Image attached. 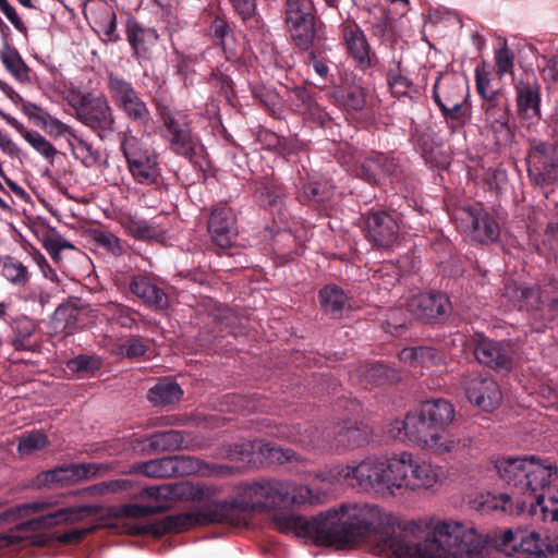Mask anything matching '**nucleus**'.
Listing matches in <instances>:
<instances>
[{"label": "nucleus", "instance_id": "nucleus-1", "mask_svg": "<svg viewBox=\"0 0 558 558\" xmlns=\"http://www.w3.org/2000/svg\"><path fill=\"white\" fill-rule=\"evenodd\" d=\"M312 498L307 486L263 478L241 483L229 500L215 502L205 509L168 515L151 523H134L130 533L158 537L196 525H239L255 513L272 511V524L277 531L337 549L352 548L373 537L380 554L395 558H482L483 536L461 522H438L433 531H424L414 522L396 527L378 506L369 504L341 505L311 520L292 512L294 508L311 504Z\"/></svg>", "mask_w": 558, "mask_h": 558}, {"label": "nucleus", "instance_id": "nucleus-2", "mask_svg": "<svg viewBox=\"0 0 558 558\" xmlns=\"http://www.w3.org/2000/svg\"><path fill=\"white\" fill-rule=\"evenodd\" d=\"M331 477L365 492L390 496L404 489L429 488L437 481L432 465L414 460L409 452L388 459L367 458L353 466L338 465L331 471Z\"/></svg>", "mask_w": 558, "mask_h": 558}, {"label": "nucleus", "instance_id": "nucleus-3", "mask_svg": "<svg viewBox=\"0 0 558 558\" xmlns=\"http://www.w3.org/2000/svg\"><path fill=\"white\" fill-rule=\"evenodd\" d=\"M495 468L515 499L518 513L558 522V492L550 494V484L558 477L555 464H543L535 456H524L501 458Z\"/></svg>", "mask_w": 558, "mask_h": 558}, {"label": "nucleus", "instance_id": "nucleus-4", "mask_svg": "<svg viewBox=\"0 0 558 558\" xmlns=\"http://www.w3.org/2000/svg\"><path fill=\"white\" fill-rule=\"evenodd\" d=\"M49 506L45 501H33L0 513V522L15 523L10 533L0 534V549L17 544L43 546L47 541L44 530L70 520L68 507L40 513Z\"/></svg>", "mask_w": 558, "mask_h": 558}, {"label": "nucleus", "instance_id": "nucleus-5", "mask_svg": "<svg viewBox=\"0 0 558 558\" xmlns=\"http://www.w3.org/2000/svg\"><path fill=\"white\" fill-rule=\"evenodd\" d=\"M453 418L454 409L449 401L430 399L422 402L418 411L410 412L402 421L392 423L389 433L402 441H426L433 433L444 430Z\"/></svg>", "mask_w": 558, "mask_h": 558}, {"label": "nucleus", "instance_id": "nucleus-6", "mask_svg": "<svg viewBox=\"0 0 558 558\" xmlns=\"http://www.w3.org/2000/svg\"><path fill=\"white\" fill-rule=\"evenodd\" d=\"M154 104L159 121V135L167 149L194 162L203 146L199 136L194 132L190 114L160 100H155Z\"/></svg>", "mask_w": 558, "mask_h": 558}, {"label": "nucleus", "instance_id": "nucleus-7", "mask_svg": "<svg viewBox=\"0 0 558 558\" xmlns=\"http://www.w3.org/2000/svg\"><path fill=\"white\" fill-rule=\"evenodd\" d=\"M283 14L290 41L299 52L327 43L326 26L312 0H284Z\"/></svg>", "mask_w": 558, "mask_h": 558}, {"label": "nucleus", "instance_id": "nucleus-8", "mask_svg": "<svg viewBox=\"0 0 558 558\" xmlns=\"http://www.w3.org/2000/svg\"><path fill=\"white\" fill-rule=\"evenodd\" d=\"M107 90L114 107L125 119L134 124L140 132L149 134L153 124L151 112L133 83L124 76L107 73Z\"/></svg>", "mask_w": 558, "mask_h": 558}, {"label": "nucleus", "instance_id": "nucleus-9", "mask_svg": "<svg viewBox=\"0 0 558 558\" xmlns=\"http://www.w3.org/2000/svg\"><path fill=\"white\" fill-rule=\"evenodd\" d=\"M119 142L134 182L147 186L157 184L162 175L158 154L134 136L129 126L119 133Z\"/></svg>", "mask_w": 558, "mask_h": 558}, {"label": "nucleus", "instance_id": "nucleus-10", "mask_svg": "<svg viewBox=\"0 0 558 558\" xmlns=\"http://www.w3.org/2000/svg\"><path fill=\"white\" fill-rule=\"evenodd\" d=\"M75 118L97 133L117 131V119L107 97L90 92L75 94L72 89Z\"/></svg>", "mask_w": 558, "mask_h": 558}, {"label": "nucleus", "instance_id": "nucleus-11", "mask_svg": "<svg viewBox=\"0 0 558 558\" xmlns=\"http://www.w3.org/2000/svg\"><path fill=\"white\" fill-rule=\"evenodd\" d=\"M190 487L184 484H163L148 486L142 489L141 497L148 498L147 505L129 504L121 506L119 512L125 518H144L161 513L172 507L173 501L187 494Z\"/></svg>", "mask_w": 558, "mask_h": 558}, {"label": "nucleus", "instance_id": "nucleus-12", "mask_svg": "<svg viewBox=\"0 0 558 558\" xmlns=\"http://www.w3.org/2000/svg\"><path fill=\"white\" fill-rule=\"evenodd\" d=\"M527 175L533 185L545 187L558 179V153L553 143L531 140L526 155Z\"/></svg>", "mask_w": 558, "mask_h": 558}, {"label": "nucleus", "instance_id": "nucleus-13", "mask_svg": "<svg viewBox=\"0 0 558 558\" xmlns=\"http://www.w3.org/2000/svg\"><path fill=\"white\" fill-rule=\"evenodd\" d=\"M480 364L507 373L513 365V348L509 341H496L483 333H474L465 341Z\"/></svg>", "mask_w": 558, "mask_h": 558}, {"label": "nucleus", "instance_id": "nucleus-14", "mask_svg": "<svg viewBox=\"0 0 558 558\" xmlns=\"http://www.w3.org/2000/svg\"><path fill=\"white\" fill-rule=\"evenodd\" d=\"M257 450L260 456L269 463L283 464L287 462H299V454L292 449H283L270 441H258L255 444L241 442L222 446L219 448L217 457L230 461L251 462L253 452Z\"/></svg>", "mask_w": 558, "mask_h": 558}, {"label": "nucleus", "instance_id": "nucleus-15", "mask_svg": "<svg viewBox=\"0 0 558 558\" xmlns=\"http://www.w3.org/2000/svg\"><path fill=\"white\" fill-rule=\"evenodd\" d=\"M470 236L481 244H492L500 236V225L481 204L458 209L454 214Z\"/></svg>", "mask_w": 558, "mask_h": 558}, {"label": "nucleus", "instance_id": "nucleus-16", "mask_svg": "<svg viewBox=\"0 0 558 558\" xmlns=\"http://www.w3.org/2000/svg\"><path fill=\"white\" fill-rule=\"evenodd\" d=\"M407 312L424 324H442L450 316L452 305L446 293L430 290L411 296Z\"/></svg>", "mask_w": 558, "mask_h": 558}, {"label": "nucleus", "instance_id": "nucleus-17", "mask_svg": "<svg viewBox=\"0 0 558 558\" xmlns=\"http://www.w3.org/2000/svg\"><path fill=\"white\" fill-rule=\"evenodd\" d=\"M82 10L90 28L105 44H117L122 37L118 32L117 14L106 0H84Z\"/></svg>", "mask_w": 558, "mask_h": 558}, {"label": "nucleus", "instance_id": "nucleus-18", "mask_svg": "<svg viewBox=\"0 0 558 558\" xmlns=\"http://www.w3.org/2000/svg\"><path fill=\"white\" fill-rule=\"evenodd\" d=\"M462 387L468 400L486 412L495 410L502 400L497 381L488 374L471 373L463 377Z\"/></svg>", "mask_w": 558, "mask_h": 558}, {"label": "nucleus", "instance_id": "nucleus-19", "mask_svg": "<svg viewBox=\"0 0 558 558\" xmlns=\"http://www.w3.org/2000/svg\"><path fill=\"white\" fill-rule=\"evenodd\" d=\"M207 231L215 246L222 250L230 248L238 236L234 211L226 204L215 205L207 220Z\"/></svg>", "mask_w": 558, "mask_h": 558}, {"label": "nucleus", "instance_id": "nucleus-20", "mask_svg": "<svg viewBox=\"0 0 558 558\" xmlns=\"http://www.w3.org/2000/svg\"><path fill=\"white\" fill-rule=\"evenodd\" d=\"M397 218L385 210H371L365 216L366 238L377 247L390 248L399 240Z\"/></svg>", "mask_w": 558, "mask_h": 558}, {"label": "nucleus", "instance_id": "nucleus-21", "mask_svg": "<svg viewBox=\"0 0 558 558\" xmlns=\"http://www.w3.org/2000/svg\"><path fill=\"white\" fill-rule=\"evenodd\" d=\"M517 110L523 119H541V84L532 73L514 81Z\"/></svg>", "mask_w": 558, "mask_h": 558}, {"label": "nucleus", "instance_id": "nucleus-22", "mask_svg": "<svg viewBox=\"0 0 558 558\" xmlns=\"http://www.w3.org/2000/svg\"><path fill=\"white\" fill-rule=\"evenodd\" d=\"M130 292L144 305L155 311H163L169 306V298L157 279L148 274L133 275L129 282Z\"/></svg>", "mask_w": 558, "mask_h": 558}, {"label": "nucleus", "instance_id": "nucleus-23", "mask_svg": "<svg viewBox=\"0 0 558 558\" xmlns=\"http://www.w3.org/2000/svg\"><path fill=\"white\" fill-rule=\"evenodd\" d=\"M342 38L348 53L354 59L359 69L367 70L375 64L376 54L371 51L366 36L356 23L343 25Z\"/></svg>", "mask_w": 558, "mask_h": 558}, {"label": "nucleus", "instance_id": "nucleus-24", "mask_svg": "<svg viewBox=\"0 0 558 558\" xmlns=\"http://www.w3.org/2000/svg\"><path fill=\"white\" fill-rule=\"evenodd\" d=\"M371 428L356 420H344L333 428V444L338 451H348L368 444Z\"/></svg>", "mask_w": 558, "mask_h": 558}, {"label": "nucleus", "instance_id": "nucleus-25", "mask_svg": "<svg viewBox=\"0 0 558 558\" xmlns=\"http://www.w3.org/2000/svg\"><path fill=\"white\" fill-rule=\"evenodd\" d=\"M126 40L133 49L137 59H147L149 50L159 39L157 31L153 27H146L140 23L133 15H128L125 20Z\"/></svg>", "mask_w": 558, "mask_h": 558}, {"label": "nucleus", "instance_id": "nucleus-26", "mask_svg": "<svg viewBox=\"0 0 558 558\" xmlns=\"http://www.w3.org/2000/svg\"><path fill=\"white\" fill-rule=\"evenodd\" d=\"M332 196L331 185L324 180L314 177H300L296 183L298 201L311 207H318L328 202Z\"/></svg>", "mask_w": 558, "mask_h": 558}, {"label": "nucleus", "instance_id": "nucleus-27", "mask_svg": "<svg viewBox=\"0 0 558 558\" xmlns=\"http://www.w3.org/2000/svg\"><path fill=\"white\" fill-rule=\"evenodd\" d=\"M320 310L332 319H340L351 308L350 298L345 291L335 283L324 286L318 291Z\"/></svg>", "mask_w": 558, "mask_h": 558}, {"label": "nucleus", "instance_id": "nucleus-28", "mask_svg": "<svg viewBox=\"0 0 558 558\" xmlns=\"http://www.w3.org/2000/svg\"><path fill=\"white\" fill-rule=\"evenodd\" d=\"M502 295L518 306L519 310H525L538 316L542 307L543 286L535 290L534 288L517 284L515 282H506Z\"/></svg>", "mask_w": 558, "mask_h": 558}, {"label": "nucleus", "instance_id": "nucleus-29", "mask_svg": "<svg viewBox=\"0 0 558 558\" xmlns=\"http://www.w3.org/2000/svg\"><path fill=\"white\" fill-rule=\"evenodd\" d=\"M435 104L438 106L451 134L462 131L471 119L472 109L469 99L444 105L435 92Z\"/></svg>", "mask_w": 558, "mask_h": 558}, {"label": "nucleus", "instance_id": "nucleus-30", "mask_svg": "<svg viewBox=\"0 0 558 558\" xmlns=\"http://www.w3.org/2000/svg\"><path fill=\"white\" fill-rule=\"evenodd\" d=\"M416 444L430 449L438 456L456 457L470 446L471 439L438 432L433 433L430 439L416 441Z\"/></svg>", "mask_w": 558, "mask_h": 558}, {"label": "nucleus", "instance_id": "nucleus-31", "mask_svg": "<svg viewBox=\"0 0 558 558\" xmlns=\"http://www.w3.org/2000/svg\"><path fill=\"white\" fill-rule=\"evenodd\" d=\"M329 51H331V48L326 43L302 52L304 64L313 69L318 82L323 85L331 82L332 78L331 66H335V64L328 56Z\"/></svg>", "mask_w": 558, "mask_h": 558}, {"label": "nucleus", "instance_id": "nucleus-32", "mask_svg": "<svg viewBox=\"0 0 558 558\" xmlns=\"http://www.w3.org/2000/svg\"><path fill=\"white\" fill-rule=\"evenodd\" d=\"M360 384L364 389L390 384L399 379L398 372L384 363L375 362L360 366Z\"/></svg>", "mask_w": 558, "mask_h": 558}, {"label": "nucleus", "instance_id": "nucleus-33", "mask_svg": "<svg viewBox=\"0 0 558 558\" xmlns=\"http://www.w3.org/2000/svg\"><path fill=\"white\" fill-rule=\"evenodd\" d=\"M376 159L381 179H388L391 184H401L407 181L405 160L400 154L376 151Z\"/></svg>", "mask_w": 558, "mask_h": 558}, {"label": "nucleus", "instance_id": "nucleus-34", "mask_svg": "<svg viewBox=\"0 0 558 558\" xmlns=\"http://www.w3.org/2000/svg\"><path fill=\"white\" fill-rule=\"evenodd\" d=\"M435 92L444 105L469 99L468 87L461 82V80L454 76H447L445 78L441 76L437 77L433 86L432 97L434 100Z\"/></svg>", "mask_w": 558, "mask_h": 558}, {"label": "nucleus", "instance_id": "nucleus-35", "mask_svg": "<svg viewBox=\"0 0 558 558\" xmlns=\"http://www.w3.org/2000/svg\"><path fill=\"white\" fill-rule=\"evenodd\" d=\"M481 109L484 112L485 122H498L510 116V102L502 88L496 89L484 97H481Z\"/></svg>", "mask_w": 558, "mask_h": 558}, {"label": "nucleus", "instance_id": "nucleus-36", "mask_svg": "<svg viewBox=\"0 0 558 558\" xmlns=\"http://www.w3.org/2000/svg\"><path fill=\"white\" fill-rule=\"evenodd\" d=\"M399 359L412 366L428 367L442 362L444 354L436 348L420 345L402 349L399 353Z\"/></svg>", "mask_w": 558, "mask_h": 558}, {"label": "nucleus", "instance_id": "nucleus-37", "mask_svg": "<svg viewBox=\"0 0 558 558\" xmlns=\"http://www.w3.org/2000/svg\"><path fill=\"white\" fill-rule=\"evenodd\" d=\"M401 63V60H392L389 63L386 72L387 85L391 95L397 98L412 97V90L416 93V89L412 80L403 73Z\"/></svg>", "mask_w": 558, "mask_h": 558}, {"label": "nucleus", "instance_id": "nucleus-38", "mask_svg": "<svg viewBox=\"0 0 558 558\" xmlns=\"http://www.w3.org/2000/svg\"><path fill=\"white\" fill-rule=\"evenodd\" d=\"M269 430L267 432L270 436L288 440L291 442L300 444L304 447L313 446L314 435L313 430L310 428H305L302 430L301 425H288V424H275L268 426Z\"/></svg>", "mask_w": 558, "mask_h": 558}, {"label": "nucleus", "instance_id": "nucleus-39", "mask_svg": "<svg viewBox=\"0 0 558 558\" xmlns=\"http://www.w3.org/2000/svg\"><path fill=\"white\" fill-rule=\"evenodd\" d=\"M182 395L183 390L177 381L165 378L148 390L147 399L154 405H168L179 401Z\"/></svg>", "mask_w": 558, "mask_h": 558}, {"label": "nucleus", "instance_id": "nucleus-40", "mask_svg": "<svg viewBox=\"0 0 558 558\" xmlns=\"http://www.w3.org/2000/svg\"><path fill=\"white\" fill-rule=\"evenodd\" d=\"M149 452L174 451L183 448L184 435L181 430L154 433L147 438Z\"/></svg>", "mask_w": 558, "mask_h": 558}, {"label": "nucleus", "instance_id": "nucleus-41", "mask_svg": "<svg viewBox=\"0 0 558 558\" xmlns=\"http://www.w3.org/2000/svg\"><path fill=\"white\" fill-rule=\"evenodd\" d=\"M538 317L547 322L558 320V281L553 278L543 284Z\"/></svg>", "mask_w": 558, "mask_h": 558}, {"label": "nucleus", "instance_id": "nucleus-42", "mask_svg": "<svg viewBox=\"0 0 558 558\" xmlns=\"http://www.w3.org/2000/svg\"><path fill=\"white\" fill-rule=\"evenodd\" d=\"M254 194L264 206H276L283 196V190L272 179L264 178L254 182Z\"/></svg>", "mask_w": 558, "mask_h": 558}, {"label": "nucleus", "instance_id": "nucleus-43", "mask_svg": "<svg viewBox=\"0 0 558 558\" xmlns=\"http://www.w3.org/2000/svg\"><path fill=\"white\" fill-rule=\"evenodd\" d=\"M49 444L47 435L41 430H29L19 437L17 452L20 457L32 456L43 450Z\"/></svg>", "mask_w": 558, "mask_h": 558}, {"label": "nucleus", "instance_id": "nucleus-44", "mask_svg": "<svg viewBox=\"0 0 558 558\" xmlns=\"http://www.w3.org/2000/svg\"><path fill=\"white\" fill-rule=\"evenodd\" d=\"M149 349V341L141 336H131L121 343L117 344L114 354L128 359L136 360L146 354Z\"/></svg>", "mask_w": 558, "mask_h": 558}, {"label": "nucleus", "instance_id": "nucleus-45", "mask_svg": "<svg viewBox=\"0 0 558 558\" xmlns=\"http://www.w3.org/2000/svg\"><path fill=\"white\" fill-rule=\"evenodd\" d=\"M0 57L5 69L19 81L27 78V65L23 61L16 48L4 44Z\"/></svg>", "mask_w": 558, "mask_h": 558}, {"label": "nucleus", "instance_id": "nucleus-46", "mask_svg": "<svg viewBox=\"0 0 558 558\" xmlns=\"http://www.w3.org/2000/svg\"><path fill=\"white\" fill-rule=\"evenodd\" d=\"M541 544V536L538 533L532 531H523L518 530V537H517V549L518 554L515 555L518 558L521 557H529V556H536L541 557L542 546Z\"/></svg>", "mask_w": 558, "mask_h": 558}, {"label": "nucleus", "instance_id": "nucleus-47", "mask_svg": "<svg viewBox=\"0 0 558 558\" xmlns=\"http://www.w3.org/2000/svg\"><path fill=\"white\" fill-rule=\"evenodd\" d=\"M22 102V111L31 119H34L47 128L50 129V132H56L57 134L65 133L69 128L64 123H61L58 120L52 119L49 114L44 112L40 107L29 101H21Z\"/></svg>", "mask_w": 558, "mask_h": 558}, {"label": "nucleus", "instance_id": "nucleus-48", "mask_svg": "<svg viewBox=\"0 0 558 558\" xmlns=\"http://www.w3.org/2000/svg\"><path fill=\"white\" fill-rule=\"evenodd\" d=\"M70 482V468L60 466L39 473L34 480V486L40 487H58L65 486Z\"/></svg>", "mask_w": 558, "mask_h": 558}, {"label": "nucleus", "instance_id": "nucleus-49", "mask_svg": "<svg viewBox=\"0 0 558 558\" xmlns=\"http://www.w3.org/2000/svg\"><path fill=\"white\" fill-rule=\"evenodd\" d=\"M41 242L56 263L60 260V252L70 248V242L63 239L56 228L49 226L43 230Z\"/></svg>", "mask_w": 558, "mask_h": 558}, {"label": "nucleus", "instance_id": "nucleus-50", "mask_svg": "<svg viewBox=\"0 0 558 558\" xmlns=\"http://www.w3.org/2000/svg\"><path fill=\"white\" fill-rule=\"evenodd\" d=\"M271 136L276 141L277 151L288 161L293 160L300 153L306 150V144L296 137L277 136L276 134H271Z\"/></svg>", "mask_w": 558, "mask_h": 558}, {"label": "nucleus", "instance_id": "nucleus-51", "mask_svg": "<svg viewBox=\"0 0 558 558\" xmlns=\"http://www.w3.org/2000/svg\"><path fill=\"white\" fill-rule=\"evenodd\" d=\"M357 178L365 182L377 185L380 183L379 167L376 159V151H372L355 168Z\"/></svg>", "mask_w": 558, "mask_h": 558}, {"label": "nucleus", "instance_id": "nucleus-52", "mask_svg": "<svg viewBox=\"0 0 558 558\" xmlns=\"http://www.w3.org/2000/svg\"><path fill=\"white\" fill-rule=\"evenodd\" d=\"M381 325L386 332L390 333L391 336L399 337L407 329L408 317L402 308H390L387 312L386 318L383 320Z\"/></svg>", "mask_w": 558, "mask_h": 558}, {"label": "nucleus", "instance_id": "nucleus-53", "mask_svg": "<svg viewBox=\"0 0 558 558\" xmlns=\"http://www.w3.org/2000/svg\"><path fill=\"white\" fill-rule=\"evenodd\" d=\"M251 90L253 97L271 113L280 109L281 98L274 88L256 84L252 86Z\"/></svg>", "mask_w": 558, "mask_h": 558}, {"label": "nucleus", "instance_id": "nucleus-54", "mask_svg": "<svg viewBox=\"0 0 558 558\" xmlns=\"http://www.w3.org/2000/svg\"><path fill=\"white\" fill-rule=\"evenodd\" d=\"M173 466L174 476L190 475L195 472H203L204 462L191 456H169Z\"/></svg>", "mask_w": 558, "mask_h": 558}, {"label": "nucleus", "instance_id": "nucleus-55", "mask_svg": "<svg viewBox=\"0 0 558 558\" xmlns=\"http://www.w3.org/2000/svg\"><path fill=\"white\" fill-rule=\"evenodd\" d=\"M72 155L80 160L85 167L96 165L98 155L93 150L92 144L77 137L72 132Z\"/></svg>", "mask_w": 558, "mask_h": 558}, {"label": "nucleus", "instance_id": "nucleus-56", "mask_svg": "<svg viewBox=\"0 0 558 558\" xmlns=\"http://www.w3.org/2000/svg\"><path fill=\"white\" fill-rule=\"evenodd\" d=\"M340 101L345 109L360 111L366 105V90L361 86H350L341 92Z\"/></svg>", "mask_w": 558, "mask_h": 558}, {"label": "nucleus", "instance_id": "nucleus-57", "mask_svg": "<svg viewBox=\"0 0 558 558\" xmlns=\"http://www.w3.org/2000/svg\"><path fill=\"white\" fill-rule=\"evenodd\" d=\"M94 240L100 247L105 248L114 257L122 256L126 253L124 242L111 232L95 231Z\"/></svg>", "mask_w": 558, "mask_h": 558}, {"label": "nucleus", "instance_id": "nucleus-58", "mask_svg": "<svg viewBox=\"0 0 558 558\" xmlns=\"http://www.w3.org/2000/svg\"><path fill=\"white\" fill-rule=\"evenodd\" d=\"M495 64L496 74L499 78H502L506 74H513L514 53L506 44L495 50Z\"/></svg>", "mask_w": 558, "mask_h": 558}, {"label": "nucleus", "instance_id": "nucleus-59", "mask_svg": "<svg viewBox=\"0 0 558 558\" xmlns=\"http://www.w3.org/2000/svg\"><path fill=\"white\" fill-rule=\"evenodd\" d=\"M494 135L495 145L498 149L505 148L512 143L513 132L509 126V117L498 122H487Z\"/></svg>", "mask_w": 558, "mask_h": 558}, {"label": "nucleus", "instance_id": "nucleus-60", "mask_svg": "<svg viewBox=\"0 0 558 558\" xmlns=\"http://www.w3.org/2000/svg\"><path fill=\"white\" fill-rule=\"evenodd\" d=\"M290 99L295 107V110L302 114L312 112L316 108V102L312 97L311 92L303 87L296 86L291 90Z\"/></svg>", "mask_w": 558, "mask_h": 558}, {"label": "nucleus", "instance_id": "nucleus-61", "mask_svg": "<svg viewBox=\"0 0 558 558\" xmlns=\"http://www.w3.org/2000/svg\"><path fill=\"white\" fill-rule=\"evenodd\" d=\"M170 457L150 460L143 464V473L151 477H170L174 476L173 466Z\"/></svg>", "mask_w": 558, "mask_h": 558}, {"label": "nucleus", "instance_id": "nucleus-62", "mask_svg": "<svg viewBox=\"0 0 558 558\" xmlns=\"http://www.w3.org/2000/svg\"><path fill=\"white\" fill-rule=\"evenodd\" d=\"M517 537L518 530L513 531L511 529L501 531L499 534L496 533L494 536V546L501 553L507 556H515L518 554L517 549Z\"/></svg>", "mask_w": 558, "mask_h": 558}, {"label": "nucleus", "instance_id": "nucleus-63", "mask_svg": "<svg viewBox=\"0 0 558 558\" xmlns=\"http://www.w3.org/2000/svg\"><path fill=\"white\" fill-rule=\"evenodd\" d=\"M2 275L16 284H24L27 281L26 267L11 257L4 259L2 264Z\"/></svg>", "mask_w": 558, "mask_h": 558}, {"label": "nucleus", "instance_id": "nucleus-64", "mask_svg": "<svg viewBox=\"0 0 558 558\" xmlns=\"http://www.w3.org/2000/svg\"><path fill=\"white\" fill-rule=\"evenodd\" d=\"M128 232L131 236L141 241L157 239L160 235L158 229L146 221H131L128 225Z\"/></svg>", "mask_w": 558, "mask_h": 558}]
</instances>
